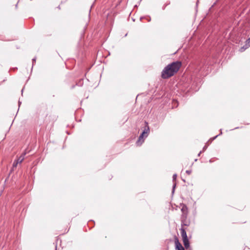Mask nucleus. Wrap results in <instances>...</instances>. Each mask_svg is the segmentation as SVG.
<instances>
[{
  "label": "nucleus",
  "mask_w": 250,
  "mask_h": 250,
  "mask_svg": "<svg viewBox=\"0 0 250 250\" xmlns=\"http://www.w3.org/2000/svg\"><path fill=\"white\" fill-rule=\"evenodd\" d=\"M181 66V62H174L167 65L162 72L161 76L163 79H168L178 72Z\"/></svg>",
  "instance_id": "obj_1"
},
{
  "label": "nucleus",
  "mask_w": 250,
  "mask_h": 250,
  "mask_svg": "<svg viewBox=\"0 0 250 250\" xmlns=\"http://www.w3.org/2000/svg\"><path fill=\"white\" fill-rule=\"evenodd\" d=\"M146 125L145 126L144 129L141 134L140 135L138 141L136 142V144L137 146L141 145L144 141L145 138H146L148 134L149 133V127L147 123L145 122Z\"/></svg>",
  "instance_id": "obj_2"
},
{
  "label": "nucleus",
  "mask_w": 250,
  "mask_h": 250,
  "mask_svg": "<svg viewBox=\"0 0 250 250\" xmlns=\"http://www.w3.org/2000/svg\"><path fill=\"white\" fill-rule=\"evenodd\" d=\"M250 46V38H249L246 41L245 45L241 48L240 51L241 52L244 51L245 50H246L247 48H248Z\"/></svg>",
  "instance_id": "obj_3"
},
{
  "label": "nucleus",
  "mask_w": 250,
  "mask_h": 250,
  "mask_svg": "<svg viewBox=\"0 0 250 250\" xmlns=\"http://www.w3.org/2000/svg\"><path fill=\"white\" fill-rule=\"evenodd\" d=\"M175 246L176 250H185L184 248L181 244V243L179 242L178 239H177L175 241Z\"/></svg>",
  "instance_id": "obj_4"
},
{
  "label": "nucleus",
  "mask_w": 250,
  "mask_h": 250,
  "mask_svg": "<svg viewBox=\"0 0 250 250\" xmlns=\"http://www.w3.org/2000/svg\"><path fill=\"white\" fill-rule=\"evenodd\" d=\"M180 230L181 236L182 237L183 239L188 238L185 229H184V227H181V228L180 229Z\"/></svg>",
  "instance_id": "obj_5"
},
{
  "label": "nucleus",
  "mask_w": 250,
  "mask_h": 250,
  "mask_svg": "<svg viewBox=\"0 0 250 250\" xmlns=\"http://www.w3.org/2000/svg\"><path fill=\"white\" fill-rule=\"evenodd\" d=\"M183 241L185 248H188L189 247V243L188 238L183 239Z\"/></svg>",
  "instance_id": "obj_6"
},
{
  "label": "nucleus",
  "mask_w": 250,
  "mask_h": 250,
  "mask_svg": "<svg viewBox=\"0 0 250 250\" xmlns=\"http://www.w3.org/2000/svg\"><path fill=\"white\" fill-rule=\"evenodd\" d=\"M25 155V153L22 154L21 155L19 158L16 160V161L18 162L19 164L21 163L23 160L24 159V155Z\"/></svg>",
  "instance_id": "obj_7"
},
{
  "label": "nucleus",
  "mask_w": 250,
  "mask_h": 250,
  "mask_svg": "<svg viewBox=\"0 0 250 250\" xmlns=\"http://www.w3.org/2000/svg\"><path fill=\"white\" fill-rule=\"evenodd\" d=\"M187 210H188L187 207L186 205H184L181 209V210L183 212H185V211H187Z\"/></svg>",
  "instance_id": "obj_8"
},
{
  "label": "nucleus",
  "mask_w": 250,
  "mask_h": 250,
  "mask_svg": "<svg viewBox=\"0 0 250 250\" xmlns=\"http://www.w3.org/2000/svg\"><path fill=\"white\" fill-rule=\"evenodd\" d=\"M181 225H182V227H183L184 226H188L189 225V223H187L186 221L182 220Z\"/></svg>",
  "instance_id": "obj_9"
},
{
  "label": "nucleus",
  "mask_w": 250,
  "mask_h": 250,
  "mask_svg": "<svg viewBox=\"0 0 250 250\" xmlns=\"http://www.w3.org/2000/svg\"><path fill=\"white\" fill-rule=\"evenodd\" d=\"M19 164L18 162L16 161V160L14 162L13 164V167H17L18 164Z\"/></svg>",
  "instance_id": "obj_10"
},
{
  "label": "nucleus",
  "mask_w": 250,
  "mask_h": 250,
  "mask_svg": "<svg viewBox=\"0 0 250 250\" xmlns=\"http://www.w3.org/2000/svg\"><path fill=\"white\" fill-rule=\"evenodd\" d=\"M176 178H177V174H174L173 176H172V178H173V181H174L176 179Z\"/></svg>",
  "instance_id": "obj_11"
},
{
  "label": "nucleus",
  "mask_w": 250,
  "mask_h": 250,
  "mask_svg": "<svg viewBox=\"0 0 250 250\" xmlns=\"http://www.w3.org/2000/svg\"><path fill=\"white\" fill-rule=\"evenodd\" d=\"M186 172L188 174H190L191 173V170H186Z\"/></svg>",
  "instance_id": "obj_12"
},
{
  "label": "nucleus",
  "mask_w": 250,
  "mask_h": 250,
  "mask_svg": "<svg viewBox=\"0 0 250 250\" xmlns=\"http://www.w3.org/2000/svg\"><path fill=\"white\" fill-rule=\"evenodd\" d=\"M175 187H176V183H174L173 184V188H172V192L173 193L174 191V189L175 188Z\"/></svg>",
  "instance_id": "obj_13"
},
{
  "label": "nucleus",
  "mask_w": 250,
  "mask_h": 250,
  "mask_svg": "<svg viewBox=\"0 0 250 250\" xmlns=\"http://www.w3.org/2000/svg\"><path fill=\"white\" fill-rule=\"evenodd\" d=\"M36 58H34L32 59L33 65H34V63L36 62Z\"/></svg>",
  "instance_id": "obj_14"
},
{
  "label": "nucleus",
  "mask_w": 250,
  "mask_h": 250,
  "mask_svg": "<svg viewBox=\"0 0 250 250\" xmlns=\"http://www.w3.org/2000/svg\"><path fill=\"white\" fill-rule=\"evenodd\" d=\"M219 136V135H216V136L214 137L213 138H211L210 140H214V139H215L218 136Z\"/></svg>",
  "instance_id": "obj_15"
},
{
  "label": "nucleus",
  "mask_w": 250,
  "mask_h": 250,
  "mask_svg": "<svg viewBox=\"0 0 250 250\" xmlns=\"http://www.w3.org/2000/svg\"><path fill=\"white\" fill-rule=\"evenodd\" d=\"M207 147H208V146H204L202 151H204L207 148Z\"/></svg>",
  "instance_id": "obj_16"
},
{
  "label": "nucleus",
  "mask_w": 250,
  "mask_h": 250,
  "mask_svg": "<svg viewBox=\"0 0 250 250\" xmlns=\"http://www.w3.org/2000/svg\"><path fill=\"white\" fill-rule=\"evenodd\" d=\"M202 152V151H201L198 154V156H199L200 155V154H201V153Z\"/></svg>",
  "instance_id": "obj_17"
},
{
  "label": "nucleus",
  "mask_w": 250,
  "mask_h": 250,
  "mask_svg": "<svg viewBox=\"0 0 250 250\" xmlns=\"http://www.w3.org/2000/svg\"><path fill=\"white\" fill-rule=\"evenodd\" d=\"M222 130L221 129V133L220 134H222Z\"/></svg>",
  "instance_id": "obj_18"
},
{
  "label": "nucleus",
  "mask_w": 250,
  "mask_h": 250,
  "mask_svg": "<svg viewBox=\"0 0 250 250\" xmlns=\"http://www.w3.org/2000/svg\"><path fill=\"white\" fill-rule=\"evenodd\" d=\"M23 89H22L21 90V92H22H22H23Z\"/></svg>",
  "instance_id": "obj_19"
}]
</instances>
